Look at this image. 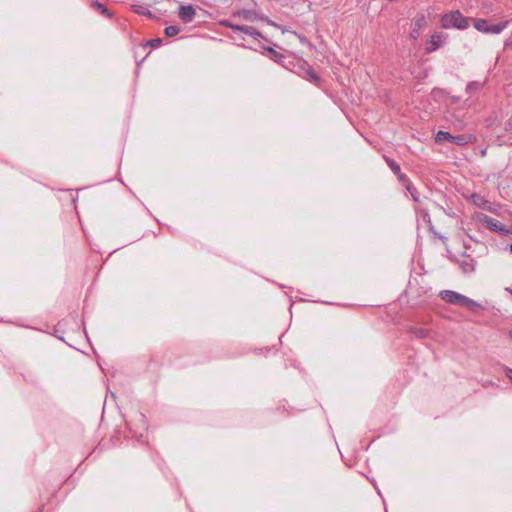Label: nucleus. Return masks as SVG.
I'll use <instances>...</instances> for the list:
<instances>
[{"label":"nucleus","mask_w":512,"mask_h":512,"mask_svg":"<svg viewBox=\"0 0 512 512\" xmlns=\"http://www.w3.org/2000/svg\"><path fill=\"white\" fill-rule=\"evenodd\" d=\"M510 335H511V338H512V332L510 333Z\"/></svg>","instance_id":"nucleus-25"},{"label":"nucleus","mask_w":512,"mask_h":512,"mask_svg":"<svg viewBox=\"0 0 512 512\" xmlns=\"http://www.w3.org/2000/svg\"><path fill=\"white\" fill-rule=\"evenodd\" d=\"M480 221L491 231L497 232L502 235L508 233V229H506V227L502 223H500L498 220L490 216L483 214L480 216Z\"/></svg>","instance_id":"nucleus-5"},{"label":"nucleus","mask_w":512,"mask_h":512,"mask_svg":"<svg viewBox=\"0 0 512 512\" xmlns=\"http://www.w3.org/2000/svg\"><path fill=\"white\" fill-rule=\"evenodd\" d=\"M308 76L311 82L318 83L319 77L314 71H308Z\"/></svg>","instance_id":"nucleus-18"},{"label":"nucleus","mask_w":512,"mask_h":512,"mask_svg":"<svg viewBox=\"0 0 512 512\" xmlns=\"http://www.w3.org/2000/svg\"><path fill=\"white\" fill-rule=\"evenodd\" d=\"M440 297L447 303L466 307L473 311L475 308L481 307L479 303L452 290H443L440 292Z\"/></svg>","instance_id":"nucleus-1"},{"label":"nucleus","mask_w":512,"mask_h":512,"mask_svg":"<svg viewBox=\"0 0 512 512\" xmlns=\"http://www.w3.org/2000/svg\"><path fill=\"white\" fill-rule=\"evenodd\" d=\"M90 7L95 10V11H98L99 13H101L102 15L110 18L112 16V14L110 13V11L106 8V6L98 1V0H92L90 2Z\"/></svg>","instance_id":"nucleus-8"},{"label":"nucleus","mask_w":512,"mask_h":512,"mask_svg":"<svg viewBox=\"0 0 512 512\" xmlns=\"http://www.w3.org/2000/svg\"><path fill=\"white\" fill-rule=\"evenodd\" d=\"M220 24L224 27H227V28H230L234 31H237L236 28H239V25H236V24H233L232 22L228 21V20H223L220 22Z\"/></svg>","instance_id":"nucleus-16"},{"label":"nucleus","mask_w":512,"mask_h":512,"mask_svg":"<svg viewBox=\"0 0 512 512\" xmlns=\"http://www.w3.org/2000/svg\"><path fill=\"white\" fill-rule=\"evenodd\" d=\"M161 43H162V40L160 38H155V39L150 40L147 43V45H149L152 48H157L161 45Z\"/></svg>","instance_id":"nucleus-17"},{"label":"nucleus","mask_w":512,"mask_h":512,"mask_svg":"<svg viewBox=\"0 0 512 512\" xmlns=\"http://www.w3.org/2000/svg\"><path fill=\"white\" fill-rule=\"evenodd\" d=\"M463 269L465 272H468V271L473 272L475 270V266H474V264L464 263Z\"/></svg>","instance_id":"nucleus-20"},{"label":"nucleus","mask_w":512,"mask_h":512,"mask_svg":"<svg viewBox=\"0 0 512 512\" xmlns=\"http://www.w3.org/2000/svg\"><path fill=\"white\" fill-rule=\"evenodd\" d=\"M505 129L512 131V116L506 121Z\"/></svg>","instance_id":"nucleus-22"},{"label":"nucleus","mask_w":512,"mask_h":512,"mask_svg":"<svg viewBox=\"0 0 512 512\" xmlns=\"http://www.w3.org/2000/svg\"><path fill=\"white\" fill-rule=\"evenodd\" d=\"M482 208L487 210V211H489V212H491V213H496L497 212V209L491 203H489L488 201H487V204H484Z\"/></svg>","instance_id":"nucleus-19"},{"label":"nucleus","mask_w":512,"mask_h":512,"mask_svg":"<svg viewBox=\"0 0 512 512\" xmlns=\"http://www.w3.org/2000/svg\"><path fill=\"white\" fill-rule=\"evenodd\" d=\"M506 376L512 381V369H507Z\"/></svg>","instance_id":"nucleus-23"},{"label":"nucleus","mask_w":512,"mask_h":512,"mask_svg":"<svg viewBox=\"0 0 512 512\" xmlns=\"http://www.w3.org/2000/svg\"><path fill=\"white\" fill-rule=\"evenodd\" d=\"M195 16V9L192 6H181L179 17L185 22L189 23Z\"/></svg>","instance_id":"nucleus-7"},{"label":"nucleus","mask_w":512,"mask_h":512,"mask_svg":"<svg viewBox=\"0 0 512 512\" xmlns=\"http://www.w3.org/2000/svg\"><path fill=\"white\" fill-rule=\"evenodd\" d=\"M468 22L469 18L464 17L458 10L445 14L441 18V26L445 29H466L468 27Z\"/></svg>","instance_id":"nucleus-2"},{"label":"nucleus","mask_w":512,"mask_h":512,"mask_svg":"<svg viewBox=\"0 0 512 512\" xmlns=\"http://www.w3.org/2000/svg\"><path fill=\"white\" fill-rule=\"evenodd\" d=\"M180 29L178 26H168L165 28V34L168 37L176 36L179 33Z\"/></svg>","instance_id":"nucleus-13"},{"label":"nucleus","mask_w":512,"mask_h":512,"mask_svg":"<svg viewBox=\"0 0 512 512\" xmlns=\"http://www.w3.org/2000/svg\"><path fill=\"white\" fill-rule=\"evenodd\" d=\"M386 162H387L388 166L391 168V170H392L396 175H398L399 179H400V180H404L405 175H403V174L401 173L400 166H399L397 163H395L393 160H390V159H387V160H386Z\"/></svg>","instance_id":"nucleus-10"},{"label":"nucleus","mask_w":512,"mask_h":512,"mask_svg":"<svg viewBox=\"0 0 512 512\" xmlns=\"http://www.w3.org/2000/svg\"><path fill=\"white\" fill-rule=\"evenodd\" d=\"M480 87V84L479 83H476V82H472V83H469L468 86H467V90L468 91H471L472 89L474 88H479Z\"/></svg>","instance_id":"nucleus-21"},{"label":"nucleus","mask_w":512,"mask_h":512,"mask_svg":"<svg viewBox=\"0 0 512 512\" xmlns=\"http://www.w3.org/2000/svg\"><path fill=\"white\" fill-rule=\"evenodd\" d=\"M472 198H473L474 204L479 207H483L484 204H487V201L480 195L474 194V195H472Z\"/></svg>","instance_id":"nucleus-14"},{"label":"nucleus","mask_w":512,"mask_h":512,"mask_svg":"<svg viewBox=\"0 0 512 512\" xmlns=\"http://www.w3.org/2000/svg\"><path fill=\"white\" fill-rule=\"evenodd\" d=\"M510 251L512 252V244L510 245Z\"/></svg>","instance_id":"nucleus-24"},{"label":"nucleus","mask_w":512,"mask_h":512,"mask_svg":"<svg viewBox=\"0 0 512 512\" xmlns=\"http://www.w3.org/2000/svg\"><path fill=\"white\" fill-rule=\"evenodd\" d=\"M238 15L243 17L247 21H253L255 19V13L250 10L239 11Z\"/></svg>","instance_id":"nucleus-11"},{"label":"nucleus","mask_w":512,"mask_h":512,"mask_svg":"<svg viewBox=\"0 0 512 512\" xmlns=\"http://www.w3.org/2000/svg\"><path fill=\"white\" fill-rule=\"evenodd\" d=\"M473 25L476 30L486 34H499L507 28L509 21H503L497 25H489L485 19L475 18Z\"/></svg>","instance_id":"nucleus-4"},{"label":"nucleus","mask_w":512,"mask_h":512,"mask_svg":"<svg viewBox=\"0 0 512 512\" xmlns=\"http://www.w3.org/2000/svg\"><path fill=\"white\" fill-rule=\"evenodd\" d=\"M236 29L239 32H243L249 36H252L254 39H258V38L262 37L261 32H259L258 30H256L255 28H253L251 26L239 25V28H236Z\"/></svg>","instance_id":"nucleus-9"},{"label":"nucleus","mask_w":512,"mask_h":512,"mask_svg":"<svg viewBox=\"0 0 512 512\" xmlns=\"http://www.w3.org/2000/svg\"><path fill=\"white\" fill-rule=\"evenodd\" d=\"M411 332L417 337V338H426L428 336V330L424 328H413Z\"/></svg>","instance_id":"nucleus-12"},{"label":"nucleus","mask_w":512,"mask_h":512,"mask_svg":"<svg viewBox=\"0 0 512 512\" xmlns=\"http://www.w3.org/2000/svg\"><path fill=\"white\" fill-rule=\"evenodd\" d=\"M426 26V19L424 15H417L413 19V28L410 32V36L413 39H417L420 36V31Z\"/></svg>","instance_id":"nucleus-6"},{"label":"nucleus","mask_w":512,"mask_h":512,"mask_svg":"<svg viewBox=\"0 0 512 512\" xmlns=\"http://www.w3.org/2000/svg\"><path fill=\"white\" fill-rule=\"evenodd\" d=\"M446 141L456 144L458 146H465L469 143H473L475 141V137L472 135L465 134L453 136L449 132L442 130L438 131L437 134L435 135V142L437 144H443Z\"/></svg>","instance_id":"nucleus-3"},{"label":"nucleus","mask_w":512,"mask_h":512,"mask_svg":"<svg viewBox=\"0 0 512 512\" xmlns=\"http://www.w3.org/2000/svg\"><path fill=\"white\" fill-rule=\"evenodd\" d=\"M267 51L274 61H279L282 58V55L275 51L273 48H267Z\"/></svg>","instance_id":"nucleus-15"}]
</instances>
